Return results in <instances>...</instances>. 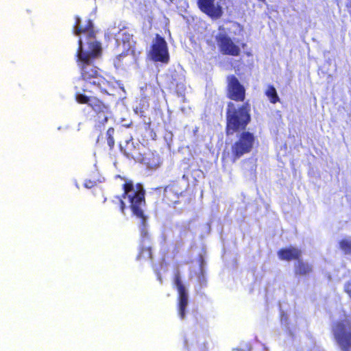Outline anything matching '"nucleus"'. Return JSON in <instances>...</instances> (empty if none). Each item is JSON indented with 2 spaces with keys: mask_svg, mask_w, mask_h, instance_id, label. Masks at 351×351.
Returning a JSON list of instances; mask_svg holds the SVG:
<instances>
[{
  "mask_svg": "<svg viewBox=\"0 0 351 351\" xmlns=\"http://www.w3.org/2000/svg\"><path fill=\"white\" fill-rule=\"evenodd\" d=\"M215 41L220 53L225 56H238L241 53L239 45L226 33H219L215 36Z\"/></svg>",
  "mask_w": 351,
  "mask_h": 351,
  "instance_id": "obj_7",
  "label": "nucleus"
},
{
  "mask_svg": "<svg viewBox=\"0 0 351 351\" xmlns=\"http://www.w3.org/2000/svg\"><path fill=\"white\" fill-rule=\"evenodd\" d=\"M334 338L342 351H351V319L336 322L332 328Z\"/></svg>",
  "mask_w": 351,
  "mask_h": 351,
  "instance_id": "obj_4",
  "label": "nucleus"
},
{
  "mask_svg": "<svg viewBox=\"0 0 351 351\" xmlns=\"http://www.w3.org/2000/svg\"><path fill=\"white\" fill-rule=\"evenodd\" d=\"M278 258L282 261H298L302 257V250L293 246L283 247L280 249L278 252Z\"/></svg>",
  "mask_w": 351,
  "mask_h": 351,
  "instance_id": "obj_11",
  "label": "nucleus"
},
{
  "mask_svg": "<svg viewBox=\"0 0 351 351\" xmlns=\"http://www.w3.org/2000/svg\"><path fill=\"white\" fill-rule=\"evenodd\" d=\"M184 190L178 181H172L164 188L162 202L169 207L175 208L180 204V197Z\"/></svg>",
  "mask_w": 351,
  "mask_h": 351,
  "instance_id": "obj_6",
  "label": "nucleus"
},
{
  "mask_svg": "<svg viewBox=\"0 0 351 351\" xmlns=\"http://www.w3.org/2000/svg\"><path fill=\"white\" fill-rule=\"evenodd\" d=\"M87 96L81 93L80 88L75 86V98L78 103L82 104H88L94 112H106V110H110L108 104H105L97 97L93 96Z\"/></svg>",
  "mask_w": 351,
  "mask_h": 351,
  "instance_id": "obj_8",
  "label": "nucleus"
},
{
  "mask_svg": "<svg viewBox=\"0 0 351 351\" xmlns=\"http://www.w3.org/2000/svg\"><path fill=\"white\" fill-rule=\"evenodd\" d=\"M107 143L110 149L114 146V140L113 136H107Z\"/></svg>",
  "mask_w": 351,
  "mask_h": 351,
  "instance_id": "obj_19",
  "label": "nucleus"
},
{
  "mask_svg": "<svg viewBox=\"0 0 351 351\" xmlns=\"http://www.w3.org/2000/svg\"><path fill=\"white\" fill-rule=\"evenodd\" d=\"M143 251H146L147 252V253L149 254V256L150 258H152V252H151V247H146L145 249H143L141 252V254H143Z\"/></svg>",
  "mask_w": 351,
  "mask_h": 351,
  "instance_id": "obj_21",
  "label": "nucleus"
},
{
  "mask_svg": "<svg viewBox=\"0 0 351 351\" xmlns=\"http://www.w3.org/2000/svg\"><path fill=\"white\" fill-rule=\"evenodd\" d=\"M75 19L73 33L77 36L86 34L88 47L87 51L84 50L82 39L80 38L75 56L80 68L81 77L85 82L84 88L80 90L90 95L101 93L110 95V92L115 89L113 82L106 79L93 62V60L101 52L100 43L95 38L93 23L90 19H88L85 26H82L80 17L76 16Z\"/></svg>",
  "mask_w": 351,
  "mask_h": 351,
  "instance_id": "obj_2",
  "label": "nucleus"
},
{
  "mask_svg": "<svg viewBox=\"0 0 351 351\" xmlns=\"http://www.w3.org/2000/svg\"><path fill=\"white\" fill-rule=\"evenodd\" d=\"M344 291L351 298V280L346 283Z\"/></svg>",
  "mask_w": 351,
  "mask_h": 351,
  "instance_id": "obj_18",
  "label": "nucleus"
},
{
  "mask_svg": "<svg viewBox=\"0 0 351 351\" xmlns=\"http://www.w3.org/2000/svg\"><path fill=\"white\" fill-rule=\"evenodd\" d=\"M340 249L346 254H351V241L343 239L339 243Z\"/></svg>",
  "mask_w": 351,
  "mask_h": 351,
  "instance_id": "obj_15",
  "label": "nucleus"
},
{
  "mask_svg": "<svg viewBox=\"0 0 351 351\" xmlns=\"http://www.w3.org/2000/svg\"><path fill=\"white\" fill-rule=\"evenodd\" d=\"M123 180H125L122 186L123 193L121 195L115 196L112 203L117 205L122 214H125L126 205L123 199L128 198L130 203V208L132 214L141 220V234L143 238H148L149 233L147 230V216L145 214L143 208L145 206V191L141 184L138 183L135 186L131 180L125 179L121 176H117Z\"/></svg>",
  "mask_w": 351,
  "mask_h": 351,
  "instance_id": "obj_3",
  "label": "nucleus"
},
{
  "mask_svg": "<svg viewBox=\"0 0 351 351\" xmlns=\"http://www.w3.org/2000/svg\"><path fill=\"white\" fill-rule=\"evenodd\" d=\"M114 132V128H109L108 129V130H107L106 136H113Z\"/></svg>",
  "mask_w": 351,
  "mask_h": 351,
  "instance_id": "obj_20",
  "label": "nucleus"
},
{
  "mask_svg": "<svg viewBox=\"0 0 351 351\" xmlns=\"http://www.w3.org/2000/svg\"><path fill=\"white\" fill-rule=\"evenodd\" d=\"M271 104H276L280 101L277 91L273 85H268L265 93Z\"/></svg>",
  "mask_w": 351,
  "mask_h": 351,
  "instance_id": "obj_14",
  "label": "nucleus"
},
{
  "mask_svg": "<svg viewBox=\"0 0 351 351\" xmlns=\"http://www.w3.org/2000/svg\"><path fill=\"white\" fill-rule=\"evenodd\" d=\"M96 185L95 181L91 180H86L84 183V187L87 189H91Z\"/></svg>",
  "mask_w": 351,
  "mask_h": 351,
  "instance_id": "obj_17",
  "label": "nucleus"
},
{
  "mask_svg": "<svg viewBox=\"0 0 351 351\" xmlns=\"http://www.w3.org/2000/svg\"><path fill=\"white\" fill-rule=\"evenodd\" d=\"M110 114V110H106V112H95L93 120L95 123V126L97 128L104 126L108 122Z\"/></svg>",
  "mask_w": 351,
  "mask_h": 351,
  "instance_id": "obj_13",
  "label": "nucleus"
},
{
  "mask_svg": "<svg viewBox=\"0 0 351 351\" xmlns=\"http://www.w3.org/2000/svg\"><path fill=\"white\" fill-rule=\"evenodd\" d=\"M198 9L213 20L220 19L223 14V9L215 0H196Z\"/></svg>",
  "mask_w": 351,
  "mask_h": 351,
  "instance_id": "obj_9",
  "label": "nucleus"
},
{
  "mask_svg": "<svg viewBox=\"0 0 351 351\" xmlns=\"http://www.w3.org/2000/svg\"><path fill=\"white\" fill-rule=\"evenodd\" d=\"M313 272V266L310 263L303 261L301 258L294 265V274L296 276H306Z\"/></svg>",
  "mask_w": 351,
  "mask_h": 351,
  "instance_id": "obj_12",
  "label": "nucleus"
},
{
  "mask_svg": "<svg viewBox=\"0 0 351 351\" xmlns=\"http://www.w3.org/2000/svg\"><path fill=\"white\" fill-rule=\"evenodd\" d=\"M226 97L231 101L227 104L225 128L227 136L240 132L237 140L231 145V160L235 162L245 154L252 152L255 136L253 133L245 131L251 121L250 104L245 101L246 90L234 75L226 77Z\"/></svg>",
  "mask_w": 351,
  "mask_h": 351,
  "instance_id": "obj_1",
  "label": "nucleus"
},
{
  "mask_svg": "<svg viewBox=\"0 0 351 351\" xmlns=\"http://www.w3.org/2000/svg\"><path fill=\"white\" fill-rule=\"evenodd\" d=\"M241 46H242V47H243V48H244V47L246 46V44H245V43H243V44L241 45Z\"/></svg>",
  "mask_w": 351,
  "mask_h": 351,
  "instance_id": "obj_22",
  "label": "nucleus"
},
{
  "mask_svg": "<svg viewBox=\"0 0 351 351\" xmlns=\"http://www.w3.org/2000/svg\"><path fill=\"white\" fill-rule=\"evenodd\" d=\"M129 51L130 48L116 56L115 59L114 60L115 66L119 67L122 65L121 62L123 58L128 56Z\"/></svg>",
  "mask_w": 351,
  "mask_h": 351,
  "instance_id": "obj_16",
  "label": "nucleus"
},
{
  "mask_svg": "<svg viewBox=\"0 0 351 351\" xmlns=\"http://www.w3.org/2000/svg\"><path fill=\"white\" fill-rule=\"evenodd\" d=\"M150 56L155 62L167 63L169 60L168 47L165 38L158 34H156L155 39L151 46Z\"/></svg>",
  "mask_w": 351,
  "mask_h": 351,
  "instance_id": "obj_5",
  "label": "nucleus"
},
{
  "mask_svg": "<svg viewBox=\"0 0 351 351\" xmlns=\"http://www.w3.org/2000/svg\"><path fill=\"white\" fill-rule=\"evenodd\" d=\"M173 283L178 292V312L180 317L182 319L185 317L186 308L188 304V294L184 285L182 282L179 271L174 274Z\"/></svg>",
  "mask_w": 351,
  "mask_h": 351,
  "instance_id": "obj_10",
  "label": "nucleus"
}]
</instances>
